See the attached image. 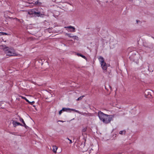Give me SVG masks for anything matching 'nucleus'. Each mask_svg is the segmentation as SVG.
Returning <instances> with one entry per match:
<instances>
[{
	"label": "nucleus",
	"instance_id": "30",
	"mask_svg": "<svg viewBox=\"0 0 154 154\" xmlns=\"http://www.w3.org/2000/svg\"><path fill=\"white\" fill-rule=\"evenodd\" d=\"M136 22H137V23H138L139 22H140V20H136Z\"/></svg>",
	"mask_w": 154,
	"mask_h": 154
},
{
	"label": "nucleus",
	"instance_id": "29",
	"mask_svg": "<svg viewBox=\"0 0 154 154\" xmlns=\"http://www.w3.org/2000/svg\"><path fill=\"white\" fill-rule=\"evenodd\" d=\"M67 139L69 140V143H72V140H70L69 138H67Z\"/></svg>",
	"mask_w": 154,
	"mask_h": 154
},
{
	"label": "nucleus",
	"instance_id": "24",
	"mask_svg": "<svg viewBox=\"0 0 154 154\" xmlns=\"http://www.w3.org/2000/svg\"><path fill=\"white\" fill-rule=\"evenodd\" d=\"M22 126H24L25 128L26 129H27L28 128V127L26 125V124H25V123H24V125H22Z\"/></svg>",
	"mask_w": 154,
	"mask_h": 154
},
{
	"label": "nucleus",
	"instance_id": "6",
	"mask_svg": "<svg viewBox=\"0 0 154 154\" xmlns=\"http://www.w3.org/2000/svg\"><path fill=\"white\" fill-rule=\"evenodd\" d=\"M112 116L108 115V116H106L105 118L103 119L102 121L103 123L105 124H107L110 123L111 121L112 120Z\"/></svg>",
	"mask_w": 154,
	"mask_h": 154
},
{
	"label": "nucleus",
	"instance_id": "26",
	"mask_svg": "<svg viewBox=\"0 0 154 154\" xmlns=\"http://www.w3.org/2000/svg\"><path fill=\"white\" fill-rule=\"evenodd\" d=\"M147 66H148V71H149V72H152L153 71V70H150V68L149 67V66L148 65Z\"/></svg>",
	"mask_w": 154,
	"mask_h": 154
},
{
	"label": "nucleus",
	"instance_id": "20",
	"mask_svg": "<svg viewBox=\"0 0 154 154\" xmlns=\"http://www.w3.org/2000/svg\"><path fill=\"white\" fill-rule=\"evenodd\" d=\"M57 149V148L56 147V146L55 147H54L53 149V151L55 153L56 152V150Z\"/></svg>",
	"mask_w": 154,
	"mask_h": 154
},
{
	"label": "nucleus",
	"instance_id": "9",
	"mask_svg": "<svg viewBox=\"0 0 154 154\" xmlns=\"http://www.w3.org/2000/svg\"><path fill=\"white\" fill-rule=\"evenodd\" d=\"M62 109L63 111V112H68L69 111L70 112V111H72L79 113H80L79 112V111L73 109H71L69 108H63Z\"/></svg>",
	"mask_w": 154,
	"mask_h": 154
},
{
	"label": "nucleus",
	"instance_id": "12",
	"mask_svg": "<svg viewBox=\"0 0 154 154\" xmlns=\"http://www.w3.org/2000/svg\"><path fill=\"white\" fill-rule=\"evenodd\" d=\"M12 123L14 127H16L17 125H22V124L19 122H17L15 121H13Z\"/></svg>",
	"mask_w": 154,
	"mask_h": 154
},
{
	"label": "nucleus",
	"instance_id": "4",
	"mask_svg": "<svg viewBox=\"0 0 154 154\" xmlns=\"http://www.w3.org/2000/svg\"><path fill=\"white\" fill-rule=\"evenodd\" d=\"M99 60L100 62V64L103 69L104 70H106L107 67L106 63L104 61L103 58L102 56H100L99 58Z\"/></svg>",
	"mask_w": 154,
	"mask_h": 154
},
{
	"label": "nucleus",
	"instance_id": "35",
	"mask_svg": "<svg viewBox=\"0 0 154 154\" xmlns=\"http://www.w3.org/2000/svg\"><path fill=\"white\" fill-rule=\"evenodd\" d=\"M9 18H11L10 17H9Z\"/></svg>",
	"mask_w": 154,
	"mask_h": 154
},
{
	"label": "nucleus",
	"instance_id": "28",
	"mask_svg": "<svg viewBox=\"0 0 154 154\" xmlns=\"http://www.w3.org/2000/svg\"><path fill=\"white\" fill-rule=\"evenodd\" d=\"M73 38H74V39H76L78 38V37L76 36H73Z\"/></svg>",
	"mask_w": 154,
	"mask_h": 154
},
{
	"label": "nucleus",
	"instance_id": "32",
	"mask_svg": "<svg viewBox=\"0 0 154 154\" xmlns=\"http://www.w3.org/2000/svg\"><path fill=\"white\" fill-rule=\"evenodd\" d=\"M83 114V115H84V114H86V113H83V114Z\"/></svg>",
	"mask_w": 154,
	"mask_h": 154
},
{
	"label": "nucleus",
	"instance_id": "5",
	"mask_svg": "<svg viewBox=\"0 0 154 154\" xmlns=\"http://www.w3.org/2000/svg\"><path fill=\"white\" fill-rule=\"evenodd\" d=\"M143 46L146 48L152 49L153 48L154 45L151 41L144 42L143 43Z\"/></svg>",
	"mask_w": 154,
	"mask_h": 154
},
{
	"label": "nucleus",
	"instance_id": "11",
	"mask_svg": "<svg viewBox=\"0 0 154 154\" xmlns=\"http://www.w3.org/2000/svg\"><path fill=\"white\" fill-rule=\"evenodd\" d=\"M44 24L45 26V28H47L48 29L50 28V27L49 26L50 25L49 23L46 20L44 21Z\"/></svg>",
	"mask_w": 154,
	"mask_h": 154
},
{
	"label": "nucleus",
	"instance_id": "8",
	"mask_svg": "<svg viewBox=\"0 0 154 154\" xmlns=\"http://www.w3.org/2000/svg\"><path fill=\"white\" fill-rule=\"evenodd\" d=\"M151 91L150 90H146L145 91V96L146 97L151 98L152 97L151 94Z\"/></svg>",
	"mask_w": 154,
	"mask_h": 154
},
{
	"label": "nucleus",
	"instance_id": "21",
	"mask_svg": "<svg viewBox=\"0 0 154 154\" xmlns=\"http://www.w3.org/2000/svg\"><path fill=\"white\" fill-rule=\"evenodd\" d=\"M87 129V128L86 127L82 129V132H85L86 131Z\"/></svg>",
	"mask_w": 154,
	"mask_h": 154
},
{
	"label": "nucleus",
	"instance_id": "18",
	"mask_svg": "<svg viewBox=\"0 0 154 154\" xmlns=\"http://www.w3.org/2000/svg\"><path fill=\"white\" fill-rule=\"evenodd\" d=\"M20 122H21L23 123V125H24V124L25 123L23 119L22 118L20 117Z\"/></svg>",
	"mask_w": 154,
	"mask_h": 154
},
{
	"label": "nucleus",
	"instance_id": "34",
	"mask_svg": "<svg viewBox=\"0 0 154 154\" xmlns=\"http://www.w3.org/2000/svg\"><path fill=\"white\" fill-rule=\"evenodd\" d=\"M109 87L111 89V86H109Z\"/></svg>",
	"mask_w": 154,
	"mask_h": 154
},
{
	"label": "nucleus",
	"instance_id": "33",
	"mask_svg": "<svg viewBox=\"0 0 154 154\" xmlns=\"http://www.w3.org/2000/svg\"><path fill=\"white\" fill-rule=\"evenodd\" d=\"M1 35V32H0V36Z\"/></svg>",
	"mask_w": 154,
	"mask_h": 154
},
{
	"label": "nucleus",
	"instance_id": "27",
	"mask_svg": "<svg viewBox=\"0 0 154 154\" xmlns=\"http://www.w3.org/2000/svg\"><path fill=\"white\" fill-rule=\"evenodd\" d=\"M7 35V33L5 32H1V35Z\"/></svg>",
	"mask_w": 154,
	"mask_h": 154
},
{
	"label": "nucleus",
	"instance_id": "14",
	"mask_svg": "<svg viewBox=\"0 0 154 154\" xmlns=\"http://www.w3.org/2000/svg\"><path fill=\"white\" fill-rule=\"evenodd\" d=\"M33 4H34V5H40L42 3H41V2H38V0L37 1H36V2H33Z\"/></svg>",
	"mask_w": 154,
	"mask_h": 154
},
{
	"label": "nucleus",
	"instance_id": "13",
	"mask_svg": "<svg viewBox=\"0 0 154 154\" xmlns=\"http://www.w3.org/2000/svg\"><path fill=\"white\" fill-rule=\"evenodd\" d=\"M77 55L78 56H80V57H82V58H83L84 59H86V60L87 59V58L85 56L82 54H81L78 53L77 54Z\"/></svg>",
	"mask_w": 154,
	"mask_h": 154
},
{
	"label": "nucleus",
	"instance_id": "25",
	"mask_svg": "<svg viewBox=\"0 0 154 154\" xmlns=\"http://www.w3.org/2000/svg\"><path fill=\"white\" fill-rule=\"evenodd\" d=\"M62 112H63V109H62L61 110H60L59 111V115H60L61 114Z\"/></svg>",
	"mask_w": 154,
	"mask_h": 154
},
{
	"label": "nucleus",
	"instance_id": "3",
	"mask_svg": "<svg viewBox=\"0 0 154 154\" xmlns=\"http://www.w3.org/2000/svg\"><path fill=\"white\" fill-rule=\"evenodd\" d=\"M8 47H6L5 50V54L6 55L9 56H13L16 55L15 51L13 49L8 48Z\"/></svg>",
	"mask_w": 154,
	"mask_h": 154
},
{
	"label": "nucleus",
	"instance_id": "17",
	"mask_svg": "<svg viewBox=\"0 0 154 154\" xmlns=\"http://www.w3.org/2000/svg\"><path fill=\"white\" fill-rule=\"evenodd\" d=\"M20 97H21V98H22V99H24V100H26V101L27 102H28V100H28V99H26V97H24L22 96H20Z\"/></svg>",
	"mask_w": 154,
	"mask_h": 154
},
{
	"label": "nucleus",
	"instance_id": "2",
	"mask_svg": "<svg viewBox=\"0 0 154 154\" xmlns=\"http://www.w3.org/2000/svg\"><path fill=\"white\" fill-rule=\"evenodd\" d=\"M83 140L82 142H79L78 144L79 146L81 149L83 150L84 151H86V154H96V153L94 154V151L93 149H91L90 151V152L87 151L86 150L87 149V147L85 146V143L86 141V139L85 138H83Z\"/></svg>",
	"mask_w": 154,
	"mask_h": 154
},
{
	"label": "nucleus",
	"instance_id": "1",
	"mask_svg": "<svg viewBox=\"0 0 154 154\" xmlns=\"http://www.w3.org/2000/svg\"><path fill=\"white\" fill-rule=\"evenodd\" d=\"M28 13L32 17H43L45 15L43 12L41 13L35 9H32L29 10L28 12Z\"/></svg>",
	"mask_w": 154,
	"mask_h": 154
},
{
	"label": "nucleus",
	"instance_id": "7",
	"mask_svg": "<svg viewBox=\"0 0 154 154\" xmlns=\"http://www.w3.org/2000/svg\"><path fill=\"white\" fill-rule=\"evenodd\" d=\"M98 115L101 121H103V119H104L106 116H108V115L105 114L100 111L98 112Z\"/></svg>",
	"mask_w": 154,
	"mask_h": 154
},
{
	"label": "nucleus",
	"instance_id": "19",
	"mask_svg": "<svg viewBox=\"0 0 154 154\" xmlns=\"http://www.w3.org/2000/svg\"><path fill=\"white\" fill-rule=\"evenodd\" d=\"M66 35H68V37H70V38L72 37V38H73V36H72L71 35V33H66Z\"/></svg>",
	"mask_w": 154,
	"mask_h": 154
},
{
	"label": "nucleus",
	"instance_id": "15",
	"mask_svg": "<svg viewBox=\"0 0 154 154\" xmlns=\"http://www.w3.org/2000/svg\"><path fill=\"white\" fill-rule=\"evenodd\" d=\"M126 131H121L119 132V134L122 135H125V134Z\"/></svg>",
	"mask_w": 154,
	"mask_h": 154
},
{
	"label": "nucleus",
	"instance_id": "10",
	"mask_svg": "<svg viewBox=\"0 0 154 154\" xmlns=\"http://www.w3.org/2000/svg\"><path fill=\"white\" fill-rule=\"evenodd\" d=\"M65 28L71 29L69 30V31L71 32H75V27L71 26H66L65 27Z\"/></svg>",
	"mask_w": 154,
	"mask_h": 154
},
{
	"label": "nucleus",
	"instance_id": "16",
	"mask_svg": "<svg viewBox=\"0 0 154 154\" xmlns=\"http://www.w3.org/2000/svg\"><path fill=\"white\" fill-rule=\"evenodd\" d=\"M85 97V96L84 95H82V96L80 97H79L77 100H76L77 101H78V100H81L83 97Z\"/></svg>",
	"mask_w": 154,
	"mask_h": 154
},
{
	"label": "nucleus",
	"instance_id": "23",
	"mask_svg": "<svg viewBox=\"0 0 154 154\" xmlns=\"http://www.w3.org/2000/svg\"><path fill=\"white\" fill-rule=\"evenodd\" d=\"M62 0H54V1L57 3H60L62 2Z\"/></svg>",
	"mask_w": 154,
	"mask_h": 154
},
{
	"label": "nucleus",
	"instance_id": "31",
	"mask_svg": "<svg viewBox=\"0 0 154 154\" xmlns=\"http://www.w3.org/2000/svg\"><path fill=\"white\" fill-rule=\"evenodd\" d=\"M58 122H63V121H62V120H59L58 121Z\"/></svg>",
	"mask_w": 154,
	"mask_h": 154
},
{
	"label": "nucleus",
	"instance_id": "22",
	"mask_svg": "<svg viewBox=\"0 0 154 154\" xmlns=\"http://www.w3.org/2000/svg\"><path fill=\"white\" fill-rule=\"evenodd\" d=\"M27 102H28V103L31 105H32V104L35 103V102L34 101H33L32 102H30L29 100H28Z\"/></svg>",
	"mask_w": 154,
	"mask_h": 154
}]
</instances>
